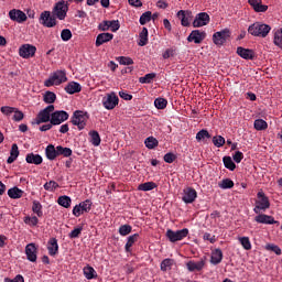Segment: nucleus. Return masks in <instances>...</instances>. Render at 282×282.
Instances as JSON below:
<instances>
[{
	"mask_svg": "<svg viewBox=\"0 0 282 282\" xmlns=\"http://www.w3.org/2000/svg\"><path fill=\"white\" fill-rule=\"evenodd\" d=\"M109 25H110L111 32H118V30H120V21L118 20H111Z\"/></svg>",
	"mask_w": 282,
	"mask_h": 282,
	"instance_id": "63",
	"label": "nucleus"
},
{
	"mask_svg": "<svg viewBox=\"0 0 282 282\" xmlns=\"http://www.w3.org/2000/svg\"><path fill=\"white\" fill-rule=\"evenodd\" d=\"M228 39H230V29H224L213 35V42L215 45H224Z\"/></svg>",
	"mask_w": 282,
	"mask_h": 282,
	"instance_id": "10",
	"label": "nucleus"
},
{
	"mask_svg": "<svg viewBox=\"0 0 282 282\" xmlns=\"http://www.w3.org/2000/svg\"><path fill=\"white\" fill-rule=\"evenodd\" d=\"M273 43L276 47L282 50V33H280L279 30L274 32Z\"/></svg>",
	"mask_w": 282,
	"mask_h": 282,
	"instance_id": "52",
	"label": "nucleus"
},
{
	"mask_svg": "<svg viewBox=\"0 0 282 282\" xmlns=\"http://www.w3.org/2000/svg\"><path fill=\"white\" fill-rule=\"evenodd\" d=\"M90 135V142L94 147H100V134L96 130H91L89 132Z\"/></svg>",
	"mask_w": 282,
	"mask_h": 282,
	"instance_id": "36",
	"label": "nucleus"
},
{
	"mask_svg": "<svg viewBox=\"0 0 282 282\" xmlns=\"http://www.w3.org/2000/svg\"><path fill=\"white\" fill-rule=\"evenodd\" d=\"M4 282H25L23 275L18 274L14 279L6 278Z\"/></svg>",
	"mask_w": 282,
	"mask_h": 282,
	"instance_id": "64",
	"label": "nucleus"
},
{
	"mask_svg": "<svg viewBox=\"0 0 282 282\" xmlns=\"http://www.w3.org/2000/svg\"><path fill=\"white\" fill-rule=\"evenodd\" d=\"M139 237H140V235H138V234H134V235L128 237V241L124 246L126 252H131V248L133 247V243H135V241H138Z\"/></svg>",
	"mask_w": 282,
	"mask_h": 282,
	"instance_id": "33",
	"label": "nucleus"
},
{
	"mask_svg": "<svg viewBox=\"0 0 282 282\" xmlns=\"http://www.w3.org/2000/svg\"><path fill=\"white\" fill-rule=\"evenodd\" d=\"M25 162L28 164H35V166H39L41 164H43V156H41V154H34V153H29L25 156Z\"/></svg>",
	"mask_w": 282,
	"mask_h": 282,
	"instance_id": "25",
	"label": "nucleus"
},
{
	"mask_svg": "<svg viewBox=\"0 0 282 282\" xmlns=\"http://www.w3.org/2000/svg\"><path fill=\"white\" fill-rule=\"evenodd\" d=\"M87 120H89V115L87 112L82 110H76L73 113L70 122L72 124H74V127H77L79 131H83V129L87 127Z\"/></svg>",
	"mask_w": 282,
	"mask_h": 282,
	"instance_id": "4",
	"label": "nucleus"
},
{
	"mask_svg": "<svg viewBox=\"0 0 282 282\" xmlns=\"http://www.w3.org/2000/svg\"><path fill=\"white\" fill-rule=\"evenodd\" d=\"M272 26L263 22H254L248 28V32L251 34V36H259L260 39H265V36L270 34Z\"/></svg>",
	"mask_w": 282,
	"mask_h": 282,
	"instance_id": "1",
	"label": "nucleus"
},
{
	"mask_svg": "<svg viewBox=\"0 0 282 282\" xmlns=\"http://www.w3.org/2000/svg\"><path fill=\"white\" fill-rule=\"evenodd\" d=\"M8 195L11 199H21V197H23V189H20L19 187H12L8 189Z\"/></svg>",
	"mask_w": 282,
	"mask_h": 282,
	"instance_id": "31",
	"label": "nucleus"
},
{
	"mask_svg": "<svg viewBox=\"0 0 282 282\" xmlns=\"http://www.w3.org/2000/svg\"><path fill=\"white\" fill-rule=\"evenodd\" d=\"M84 275L88 281H91V279H98V273L96 272V269L93 267H85L84 268Z\"/></svg>",
	"mask_w": 282,
	"mask_h": 282,
	"instance_id": "32",
	"label": "nucleus"
},
{
	"mask_svg": "<svg viewBox=\"0 0 282 282\" xmlns=\"http://www.w3.org/2000/svg\"><path fill=\"white\" fill-rule=\"evenodd\" d=\"M69 7L65 3V0L58 1L53 8V17H56L59 21H65Z\"/></svg>",
	"mask_w": 282,
	"mask_h": 282,
	"instance_id": "6",
	"label": "nucleus"
},
{
	"mask_svg": "<svg viewBox=\"0 0 282 282\" xmlns=\"http://www.w3.org/2000/svg\"><path fill=\"white\" fill-rule=\"evenodd\" d=\"M219 188H223V191H228V188L235 187V182L230 178H224L221 182L218 183Z\"/></svg>",
	"mask_w": 282,
	"mask_h": 282,
	"instance_id": "39",
	"label": "nucleus"
},
{
	"mask_svg": "<svg viewBox=\"0 0 282 282\" xmlns=\"http://www.w3.org/2000/svg\"><path fill=\"white\" fill-rule=\"evenodd\" d=\"M140 36V41L138 43V45L140 47H144V45H147L149 43V30L147 28H143L142 31L139 34Z\"/></svg>",
	"mask_w": 282,
	"mask_h": 282,
	"instance_id": "30",
	"label": "nucleus"
},
{
	"mask_svg": "<svg viewBox=\"0 0 282 282\" xmlns=\"http://www.w3.org/2000/svg\"><path fill=\"white\" fill-rule=\"evenodd\" d=\"M64 90L66 91V94H69L70 96L74 94H80V91H83V86H80L77 82H69Z\"/></svg>",
	"mask_w": 282,
	"mask_h": 282,
	"instance_id": "23",
	"label": "nucleus"
},
{
	"mask_svg": "<svg viewBox=\"0 0 282 282\" xmlns=\"http://www.w3.org/2000/svg\"><path fill=\"white\" fill-rule=\"evenodd\" d=\"M47 251L51 257H56V254H58V240L56 238H51L48 240Z\"/></svg>",
	"mask_w": 282,
	"mask_h": 282,
	"instance_id": "26",
	"label": "nucleus"
},
{
	"mask_svg": "<svg viewBox=\"0 0 282 282\" xmlns=\"http://www.w3.org/2000/svg\"><path fill=\"white\" fill-rule=\"evenodd\" d=\"M21 58H32L36 54V46L24 44L19 48Z\"/></svg>",
	"mask_w": 282,
	"mask_h": 282,
	"instance_id": "15",
	"label": "nucleus"
},
{
	"mask_svg": "<svg viewBox=\"0 0 282 282\" xmlns=\"http://www.w3.org/2000/svg\"><path fill=\"white\" fill-rule=\"evenodd\" d=\"M132 230L133 227H131V225H121L119 227V235H121V237H127V235H131Z\"/></svg>",
	"mask_w": 282,
	"mask_h": 282,
	"instance_id": "47",
	"label": "nucleus"
},
{
	"mask_svg": "<svg viewBox=\"0 0 282 282\" xmlns=\"http://www.w3.org/2000/svg\"><path fill=\"white\" fill-rule=\"evenodd\" d=\"M63 83H67V72L56 70L44 82V86L54 87V85L58 86L63 85Z\"/></svg>",
	"mask_w": 282,
	"mask_h": 282,
	"instance_id": "3",
	"label": "nucleus"
},
{
	"mask_svg": "<svg viewBox=\"0 0 282 282\" xmlns=\"http://www.w3.org/2000/svg\"><path fill=\"white\" fill-rule=\"evenodd\" d=\"M205 265L206 260L204 259H200L198 262L191 260L186 263V269L188 270V272H202Z\"/></svg>",
	"mask_w": 282,
	"mask_h": 282,
	"instance_id": "19",
	"label": "nucleus"
},
{
	"mask_svg": "<svg viewBox=\"0 0 282 282\" xmlns=\"http://www.w3.org/2000/svg\"><path fill=\"white\" fill-rule=\"evenodd\" d=\"M66 120H69V113L65 110H56L51 113V124H53V127L63 124Z\"/></svg>",
	"mask_w": 282,
	"mask_h": 282,
	"instance_id": "8",
	"label": "nucleus"
},
{
	"mask_svg": "<svg viewBox=\"0 0 282 282\" xmlns=\"http://www.w3.org/2000/svg\"><path fill=\"white\" fill-rule=\"evenodd\" d=\"M265 250H271V252H274L278 257L282 254V250L276 245L269 243L265 246Z\"/></svg>",
	"mask_w": 282,
	"mask_h": 282,
	"instance_id": "54",
	"label": "nucleus"
},
{
	"mask_svg": "<svg viewBox=\"0 0 282 282\" xmlns=\"http://www.w3.org/2000/svg\"><path fill=\"white\" fill-rule=\"evenodd\" d=\"M268 208H270V198L265 195L263 189H260L257 194V200L253 212L256 213V215H259L261 210L265 213Z\"/></svg>",
	"mask_w": 282,
	"mask_h": 282,
	"instance_id": "2",
	"label": "nucleus"
},
{
	"mask_svg": "<svg viewBox=\"0 0 282 282\" xmlns=\"http://www.w3.org/2000/svg\"><path fill=\"white\" fill-rule=\"evenodd\" d=\"M210 23V15L206 12H200L196 14L192 25L193 28H204V25H208Z\"/></svg>",
	"mask_w": 282,
	"mask_h": 282,
	"instance_id": "13",
	"label": "nucleus"
},
{
	"mask_svg": "<svg viewBox=\"0 0 282 282\" xmlns=\"http://www.w3.org/2000/svg\"><path fill=\"white\" fill-rule=\"evenodd\" d=\"M9 19L15 21V23H25V21H28V15L19 9H13L9 12Z\"/></svg>",
	"mask_w": 282,
	"mask_h": 282,
	"instance_id": "17",
	"label": "nucleus"
},
{
	"mask_svg": "<svg viewBox=\"0 0 282 282\" xmlns=\"http://www.w3.org/2000/svg\"><path fill=\"white\" fill-rule=\"evenodd\" d=\"M177 18L181 21V25H183V28H188L191 26V19H193V12L189 10H180L177 12Z\"/></svg>",
	"mask_w": 282,
	"mask_h": 282,
	"instance_id": "18",
	"label": "nucleus"
},
{
	"mask_svg": "<svg viewBox=\"0 0 282 282\" xmlns=\"http://www.w3.org/2000/svg\"><path fill=\"white\" fill-rule=\"evenodd\" d=\"M173 263H175L174 259L166 258L161 262V271L167 272V270H171L173 268Z\"/></svg>",
	"mask_w": 282,
	"mask_h": 282,
	"instance_id": "37",
	"label": "nucleus"
},
{
	"mask_svg": "<svg viewBox=\"0 0 282 282\" xmlns=\"http://www.w3.org/2000/svg\"><path fill=\"white\" fill-rule=\"evenodd\" d=\"M82 232H83V227H77L69 232L68 237L69 239H78Z\"/></svg>",
	"mask_w": 282,
	"mask_h": 282,
	"instance_id": "58",
	"label": "nucleus"
},
{
	"mask_svg": "<svg viewBox=\"0 0 282 282\" xmlns=\"http://www.w3.org/2000/svg\"><path fill=\"white\" fill-rule=\"evenodd\" d=\"M116 61H118L120 65H133V58L131 57L119 56V57H116Z\"/></svg>",
	"mask_w": 282,
	"mask_h": 282,
	"instance_id": "51",
	"label": "nucleus"
},
{
	"mask_svg": "<svg viewBox=\"0 0 282 282\" xmlns=\"http://www.w3.org/2000/svg\"><path fill=\"white\" fill-rule=\"evenodd\" d=\"M165 237L171 241V243H175L177 241H182L188 237V228H184L181 230L173 231L172 229H167Z\"/></svg>",
	"mask_w": 282,
	"mask_h": 282,
	"instance_id": "5",
	"label": "nucleus"
},
{
	"mask_svg": "<svg viewBox=\"0 0 282 282\" xmlns=\"http://www.w3.org/2000/svg\"><path fill=\"white\" fill-rule=\"evenodd\" d=\"M206 39V33L205 31L202 30H193L189 35L187 36V42L188 43H195L196 45H199L200 43L204 42Z\"/></svg>",
	"mask_w": 282,
	"mask_h": 282,
	"instance_id": "12",
	"label": "nucleus"
},
{
	"mask_svg": "<svg viewBox=\"0 0 282 282\" xmlns=\"http://www.w3.org/2000/svg\"><path fill=\"white\" fill-rule=\"evenodd\" d=\"M223 162L225 169H228L229 171H235V169H237V164H235V161H232V158L230 156H224Z\"/></svg>",
	"mask_w": 282,
	"mask_h": 282,
	"instance_id": "38",
	"label": "nucleus"
},
{
	"mask_svg": "<svg viewBox=\"0 0 282 282\" xmlns=\"http://www.w3.org/2000/svg\"><path fill=\"white\" fill-rule=\"evenodd\" d=\"M94 203H91L90 199H86L78 205H75L73 208V215L74 217H80V215H85V213H89L91 210V206Z\"/></svg>",
	"mask_w": 282,
	"mask_h": 282,
	"instance_id": "9",
	"label": "nucleus"
},
{
	"mask_svg": "<svg viewBox=\"0 0 282 282\" xmlns=\"http://www.w3.org/2000/svg\"><path fill=\"white\" fill-rule=\"evenodd\" d=\"M24 224H28L29 226H39V217L26 216V217H24Z\"/></svg>",
	"mask_w": 282,
	"mask_h": 282,
	"instance_id": "56",
	"label": "nucleus"
},
{
	"mask_svg": "<svg viewBox=\"0 0 282 282\" xmlns=\"http://www.w3.org/2000/svg\"><path fill=\"white\" fill-rule=\"evenodd\" d=\"M151 19H152L151 11H147V12L142 13V15L140 17L139 23L141 25H147V23H149V21H151Z\"/></svg>",
	"mask_w": 282,
	"mask_h": 282,
	"instance_id": "48",
	"label": "nucleus"
},
{
	"mask_svg": "<svg viewBox=\"0 0 282 282\" xmlns=\"http://www.w3.org/2000/svg\"><path fill=\"white\" fill-rule=\"evenodd\" d=\"M57 204L63 206V208H69L72 206V198L69 196H59L57 199Z\"/></svg>",
	"mask_w": 282,
	"mask_h": 282,
	"instance_id": "35",
	"label": "nucleus"
},
{
	"mask_svg": "<svg viewBox=\"0 0 282 282\" xmlns=\"http://www.w3.org/2000/svg\"><path fill=\"white\" fill-rule=\"evenodd\" d=\"M61 39H62V41H65V42L70 41L72 40V31L69 29L62 30Z\"/></svg>",
	"mask_w": 282,
	"mask_h": 282,
	"instance_id": "59",
	"label": "nucleus"
},
{
	"mask_svg": "<svg viewBox=\"0 0 282 282\" xmlns=\"http://www.w3.org/2000/svg\"><path fill=\"white\" fill-rule=\"evenodd\" d=\"M248 3L254 12H268V6L263 4L262 0H249Z\"/></svg>",
	"mask_w": 282,
	"mask_h": 282,
	"instance_id": "27",
	"label": "nucleus"
},
{
	"mask_svg": "<svg viewBox=\"0 0 282 282\" xmlns=\"http://www.w3.org/2000/svg\"><path fill=\"white\" fill-rule=\"evenodd\" d=\"M155 76H156L155 73H149L143 77H140L139 83H141L142 85H149L153 83V78H155Z\"/></svg>",
	"mask_w": 282,
	"mask_h": 282,
	"instance_id": "44",
	"label": "nucleus"
},
{
	"mask_svg": "<svg viewBox=\"0 0 282 282\" xmlns=\"http://www.w3.org/2000/svg\"><path fill=\"white\" fill-rule=\"evenodd\" d=\"M224 259V252L221 249H216L212 252L210 263L219 265V262Z\"/></svg>",
	"mask_w": 282,
	"mask_h": 282,
	"instance_id": "29",
	"label": "nucleus"
},
{
	"mask_svg": "<svg viewBox=\"0 0 282 282\" xmlns=\"http://www.w3.org/2000/svg\"><path fill=\"white\" fill-rule=\"evenodd\" d=\"M197 142H202V140H210V132L208 130L203 129L196 133Z\"/></svg>",
	"mask_w": 282,
	"mask_h": 282,
	"instance_id": "43",
	"label": "nucleus"
},
{
	"mask_svg": "<svg viewBox=\"0 0 282 282\" xmlns=\"http://www.w3.org/2000/svg\"><path fill=\"white\" fill-rule=\"evenodd\" d=\"M164 162L166 164H173L175 160H177V155H175L173 152H169L163 156Z\"/></svg>",
	"mask_w": 282,
	"mask_h": 282,
	"instance_id": "57",
	"label": "nucleus"
},
{
	"mask_svg": "<svg viewBox=\"0 0 282 282\" xmlns=\"http://www.w3.org/2000/svg\"><path fill=\"white\" fill-rule=\"evenodd\" d=\"M73 151L69 148H64L63 145H57V158L63 155V158H72Z\"/></svg>",
	"mask_w": 282,
	"mask_h": 282,
	"instance_id": "41",
	"label": "nucleus"
},
{
	"mask_svg": "<svg viewBox=\"0 0 282 282\" xmlns=\"http://www.w3.org/2000/svg\"><path fill=\"white\" fill-rule=\"evenodd\" d=\"M13 120L14 122H21V120H23V118H25V115H23V111L19 110L15 108V110L13 111Z\"/></svg>",
	"mask_w": 282,
	"mask_h": 282,
	"instance_id": "61",
	"label": "nucleus"
},
{
	"mask_svg": "<svg viewBox=\"0 0 282 282\" xmlns=\"http://www.w3.org/2000/svg\"><path fill=\"white\" fill-rule=\"evenodd\" d=\"M237 54L245 61H254V51L250 48H243L242 46L237 47Z\"/></svg>",
	"mask_w": 282,
	"mask_h": 282,
	"instance_id": "21",
	"label": "nucleus"
},
{
	"mask_svg": "<svg viewBox=\"0 0 282 282\" xmlns=\"http://www.w3.org/2000/svg\"><path fill=\"white\" fill-rule=\"evenodd\" d=\"M45 155L47 160H56L58 158V147H54L53 144H48L45 149Z\"/></svg>",
	"mask_w": 282,
	"mask_h": 282,
	"instance_id": "28",
	"label": "nucleus"
},
{
	"mask_svg": "<svg viewBox=\"0 0 282 282\" xmlns=\"http://www.w3.org/2000/svg\"><path fill=\"white\" fill-rule=\"evenodd\" d=\"M254 221H257V224H265L269 226H272L273 224H279V221L274 220V217L265 214H259L258 216H256Z\"/></svg>",
	"mask_w": 282,
	"mask_h": 282,
	"instance_id": "22",
	"label": "nucleus"
},
{
	"mask_svg": "<svg viewBox=\"0 0 282 282\" xmlns=\"http://www.w3.org/2000/svg\"><path fill=\"white\" fill-rule=\"evenodd\" d=\"M32 210L37 217H43V205H41V202L33 200Z\"/></svg>",
	"mask_w": 282,
	"mask_h": 282,
	"instance_id": "40",
	"label": "nucleus"
},
{
	"mask_svg": "<svg viewBox=\"0 0 282 282\" xmlns=\"http://www.w3.org/2000/svg\"><path fill=\"white\" fill-rule=\"evenodd\" d=\"M42 25L44 28H54L56 25V18L50 13V11H43L40 17Z\"/></svg>",
	"mask_w": 282,
	"mask_h": 282,
	"instance_id": "16",
	"label": "nucleus"
},
{
	"mask_svg": "<svg viewBox=\"0 0 282 282\" xmlns=\"http://www.w3.org/2000/svg\"><path fill=\"white\" fill-rule=\"evenodd\" d=\"M144 144L147 149H155V147H158L160 142L154 137H148L144 141Z\"/></svg>",
	"mask_w": 282,
	"mask_h": 282,
	"instance_id": "45",
	"label": "nucleus"
},
{
	"mask_svg": "<svg viewBox=\"0 0 282 282\" xmlns=\"http://www.w3.org/2000/svg\"><path fill=\"white\" fill-rule=\"evenodd\" d=\"M58 188V183L56 181H50L44 184L45 191H56Z\"/></svg>",
	"mask_w": 282,
	"mask_h": 282,
	"instance_id": "60",
	"label": "nucleus"
},
{
	"mask_svg": "<svg viewBox=\"0 0 282 282\" xmlns=\"http://www.w3.org/2000/svg\"><path fill=\"white\" fill-rule=\"evenodd\" d=\"M166 105H169V101L164 98H156L154 100V106L156 109H166Z\"/></svg>",
	"mask_w": 282,
	"mask_h": 282,
	"instance_id": "50",
	"label": "nucleus"
},
{
	"mask_svg": "<svg viewBox=\"0 0 282 282\" xmlns=\"http://www.w3.org/2000/svg\"><path fill=\"white\" fill-rule=\"evenodd\" d=\"M239 241L245 250H252V243L249 237H240Z\"/></svg>",
	"mask_w": 282,
	"mask_h": 282,
	"instance_id": "49",
	"label": "nucleus"
},
{
	"mask_svg": "<svg viewBox=\"0 0 282 282\" xmlns=\"http://www.w3.org/2000/svg\"><path fill=\"white\" fill-rule=\"evenodd\" d=\"M36 245L34 243H29L25 247V254H26V259L28 261H31V263H36Z\"/></svg>",
	"mask_w": 282,
	"mask_h": 282,
	"instance_id": "20",
	"label": "nucleus"
},
{
	"mask_svg": "<svg viewBox=\"0 0 282 282\" xmlns=\"http://www.w3.org/2000/svg\"><path fill=\"white\" fill-rule=\"evenodd\" d=\"M52 112H54V105H48L46 108H44L37 113L35 118V124H43V122H51Z\"/></svg>",
	"mask_w": 282,
	"mask_h": 282,
	"instance_id": "7",
	"label": "nucleus"
},
{
	"mask_svg": "<svg viewBox=\"0 0 282 282\" xmlns=\"http://www.w3.org/2000/svg\"><path fill=\"white\" fill-rule=\"evenodd\" d=\"M119 98L116 96V93L108 94L106 97L102 98V106L105 109L110 111L111 109H116L118 107Z\"/></svg>",
	"mask_w": 282,
	"mask_h": 282,
	"instance_id": "11",
	"label": "nucleus"
},
{
	"mask_svg": "<svg viewBox=\"0 0 282 282\" xmlns=\"http://www.w3.org/2000/svg\"><path fill=\"white\" fill-rule=\"evenodd\" d=\"M17 108L14 107H10V106H2L0 108L1 113H3L4 116H10L11 113H14Z\"/></svg>",
	"mask_w": 282,
	"mask_h": 282,
	"instance_id": "62",
	"label": "nucleus"
},
{
	"mask_svg": "<svg viewBox=\"0 0 282 282\" xmlns=\"http://www.w3.org/2000/svg\"><path fill=\"white\" fill-rule=\"evenodd\" d=\"M175 54H177V48L171 47L162 54V57L166 61L167 58L175 56Z\"/></svg>",
	"mask_w": 282,
	"mask_h": 282,
	"instance_id": "53",
	"label": "nucleus"
},
{
	"mask_svg": "<svg viewBox=\"0 0 282 282\" xmlns=\"http://www.w3.org/2000/svg\"><path fill=\"white\" fill-rule=\"evenodd\" d=\"M213 144H215L218 149H221V147L226 144V139L221 135L214 137Z\"/></svg>",
	"mask_w": 282,
	"mask_h": 282,
	"instance_id": "55",
	"label": "nucleus"
},
{
	"mask_svg": "<svg viewBox=\"0 0 282 282\" xmlns=\"http://www.w3.org/2000/svg\"><path fill=\"white\" fill-rule=\"evenodd\" d=\"M197 199V191L193 187H186L183 189L182 202L184 204H193Z\"/></svg>",
	"mask_w": 282,
	"mask_h": 282,
	"instance_id": "14",
	"label": "nucleus"
},
{
	"mask_svg": "<svg viewBox=\"0 0 282 282\" xmlns=\"http://www.w3.org/2000/svg\"><path fill=\"white\" fill-rule=\"evenodd\" d=\"M44 102H46V105H53V102H56V94L50 90L46 91L44 94Z\"/></svg>",
	"mask_w": 282,
	"mask_h": 282,
	"instance_id": "46",
	"label": "nucleus"
},
{
	"mask_svg": "<svg viewBox=\"0 0 282 282\" xmlns=\"http://www.w3.org/2000/svg\"><path fill=\"white\" fill-rule=\"evenodd\" d=\"M109 41H113V34L100 33L97 35L95 45H96V47H100V45H105V43H109Z\"/></svg>",
	"mask_w": 282,
	"mask_h": 282,
	"instance_id": "24",
	"label": "nucleus"
},
{
	"mask_svg": "<svg viewBox=\"0 0 282 282\" xmlns=\"http://www.w3.org/2000/svg\"><path fill=\"white\" fill-rule=\"evenodd\" d=\"M154 188H158V184H155L154 182H145L138 186V191H143L144 193H147L148 191H153Z\"/></svg>",
	"mask_w": 282,
	"mask_h": 282,
	"instance_id": "34",
	"label": "nucleus"
},
{
	"mask_svg": "<svg viewBox=\"0 0 282 282\" xmlns=\"http://www.w3.org/2000/svg\"><path fill=\"white\" fill-rule=\"evenodd\" d=\"M253 127L256 131H265L268 129V122L263 119H257Z\"/></svg>",
	"mask_w": 282,
	"mask_h": 282,
	"instance_id": "42",
	"label": "nucleus"
}]
</instances>
